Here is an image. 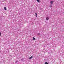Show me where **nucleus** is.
<instances>
[{
  "label": "nucleus",
  "instance_id": "obj_13",
  "mask_svg": "<svg viewBox=\"0 0 64 64\" xmlns=\"http://www.w3.org/2000/svg\"><path fill=\"white\" fill-rule=\"evenodd\" d=\"M16 62H18V61H17Z\"/></svg>",
  "mask_w": 64,
  "mask_h": 64
},
{
  "label": "nucleus",
  "instance_id": "obj_10",
  "mask_svg": "<svg viewBox=\"0 0 64 64\" xmlns=\"http://www.w3.org/2000/svg\"><path fill=\"white\" fill-rule=\"evenodd\" d=\"M38 35H40V33H38Z\"/></svg>",
  "mask_w": 64,
  "mask_h": 64
},
{
  "label": "nucleus",
  "instance_id": "obj_11",
  "mask_svg": "<svg viewBox=\"0 0 64 64\" xmlns=\"http://www.w3.org/2000/svg\"><path fill=\"white\" fill-rule=\"evenodd\" d=\"M50 7H52V6H50Z\"/></svg>",
  "mask_w": 64,
  "mask_h": 64
},
{
  "label": "nucleus",
  "instance_id": "obj_12",
  "mask_svg": "<svg viewBox=\"0 0 64 64\" xmlns=\"http://www.w3.org/2000/svg\"><path fill=\"white\" fill-rule=\"evenodd\" d=\"M21 60H22V59Z\"/></svg>",
  "mask_w": 64,
  "mask_h": 64
},
{
  "label": "nucleus",
  "instance_id": "obj_8",
  "mask_svg": "<svg viewBox=\"0 0 64 64\" xmlns=\"http://www.w3.org/2000/svg\"><path fill=\"white\" fill-rule=\"evenodd\" d=\"M45 64H48V62H45Z\"/></svg>",
  "mask_w": 64,
  "mask_h": 64
},
{
  "label": "nucleus",
  "instance_id": "obj_5",
  "mask_svg": "<svg viewBox=\"0 0 64 64\" xmlns=\"http://www.w3.org/2000/svg\"><path fill=\"white\" fill-rule=\"evenodd\" d=\"M4 9L5 10H7V9L6 8V7H4Z\"/></svg>",
  "mask_w": 64,
  "mask_h": 64
},
{
  "label": "nucleus",
  "instance_id": "obj_4",
  "mask_svg": "<svg viewBox=\"0 0 64 64\" xmlns=\"http://www.w3.org/2000/svg\"><path fill=\"white\" fill-rule=\"evenodd\" d=\"M36 14V17H37V13L36 12L35 13Z\"/></svg>",
  "mask_w": 64,
  "mask_h": 64
},
{
  "label": "nucleus",
  "instance_id": "obj_1",
  "mask_svg": "<svg viewBox=\"0 0 64 64\" xmlns=\"http://www.w3.org/2000/svg\"><path fill=\"white\" fill-rule=\"evenodd\" d=\"M49 17H47L46 18V20H48L49 19Z\"/></svg>",
  "mask_w": 64,
  "mask_h": 64
},
{
  "label": "nucleus",
  "instance_id": "obj_6",
  "mask_svg": "<svg viewBox=\"0 0 64 64\" xmlns=\"http://www.w3.org/2000/svg\"><path fill=\"white\" fill-rule=\"evenodd\" d=\"M33 39L34 40H36V39H35V38L34 37H33Z\"/></svg>",
  "mask_w": 64,
  "mask_h": 64
},
{
  "label": "nucleus",
  "instance_id": "obj_2",
  "mask_svg": "<svg viewBox=\"0 0 64 64\" xmlns=\"http://www.w3.org/2000/svg\"><path fill=\"white\" fill-rule=\"evenodd\" d=\"M33 58V56H30V57L29 58V59H32V58Z\"/></svg>",
  "mask_w": 64,
  "mask_h": 64
},
{
  "label": "nucleus",
  "instance_id": "obj_3",
  "mask_svg": "<svg viewBox=\"0 0 64 64\" xmlns=\"http://www.w3.org/2000/svg\"><path fill=\"white\" fill-rule=\"evenodd\" d=\"M53 2H54L53 1H51L50 2V4H53Z\"/></svg>",
  "mask_w": 64,
  "mask_h": 64
},
{
  "label": "nucleus",
  "instance_id": "obj_7",
  "mask_svg": "<svg viewBox=\"0 0 64 64\" xmlns=\"http://www.w3.org/2000/svg\"><path fill=\"white\" fill-rule=\"evenodd\" d=\"M36 1L38 2V3L40 2V0H36Z\"/></svg>",
  "mask_w": 64,
  "mask_h": 64
},
{
  "label": "nucleus",
  "instance_id": "obj_9",
  "mask_svg": "<svg viewBox=\"0 0 64 64\" xmlns=\"http://www.w3.org/2000/svg\"><path fill=\"white\" fill-rule=\"evenodd\" d=\"M1 36V33L0 32V36Z\"/></svg>",
  "mask_w": 64,
  "mask_h": 64
}]
</instances>
